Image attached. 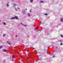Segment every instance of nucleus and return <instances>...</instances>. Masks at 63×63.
<instances>
[{"label": "nucleus", "instance_id": "f03ea898", "mask_svg": "<svg viewBox=\"0 0 63 63\" xmlns=\"http://www.w3.org/2000/svg\"><path fill=\"white\" fill-rule=\"evenodd\" d=\"M7 43L8 44H9V45H11V44H12V43L9 41H7Z\"/></svg>", "mask_w": 63, "mask_h": 63}, {"label": "nucleus", "instance_id": "423d86ee", "mask_svg": "<svg viewBox=\"0 0 63 63\" xmlns=\"http://www.w3.org/2000/svg\"><path fill=\"white\" fill-rule=\"evenodd\" d=\"M6 50L5 49H4L3 50V51L4 52H6Z\"/></svg>", "mask_w": 63, "mask_h": 63}, {"label": "nucleus", "instance_id": "ddd939ff", "mask_svg": "<svg viewBox=\"0 0 63 63\" xmlns=\"http://www.w3.org/2000/svg\"><path fill=\"white\" fill-rule=\"evenodd\" d=\"M40 2H41V3H44V1H40Z\"/></svg>", "mask_w": 63, "mask_h": 63}, {"label": "nucleus", "instance_id": "f3484780", "mask_svg": "<svg viewBox=\"0 0 63 63\" xmlns=\"http://www.w3.org/2000/svg\"><path fill=\"white\" fill-rule=\"evenodd\" d=\"M45 15H46V16H47V14H45Z\"/></svg>", "mask_w": 63, "mask_h": 63}, {"label": "nucleus", "instance_id": "39448f33", "mask_svg": "<svg viewBox=\"0 0 63 63\" xmlns=\"http://www.w3.org/2000/svg\"><path fill=\"white\" fill-rule=\"evenodd\" d=\"M28 16H29V17H30V16H30V13H28Z\"/></svg>", "mask_w": 63, "mask_h": 63}, {"label": "nucleus", "instance_id": "cd10ccee", "mask_svg": "<svg viewBox=\"0 0 63 63\" xmlns=\"http://www.w3.org/2000/svg\"><path fill=\"white\" fill-rule=\"evenodd\" d=\"M13 57H14V56H13Z\"/></svg>", "mask_w": 63, "mask_h": 63}, {"label": "nucleus", "instance_id": "20e7f679", "mask_svg": "<svg viewBox=\"0 0 63 63\" xmlns=\"http://www.w3.org/2000/svg\"><path fill=\"white\" fill-rule=\"evenodd\" d=\"M9 2H7V7H9Z\"/></svg>", "mask_w": 63, "mask_h": 63}, {"label": "nucleus", "instance_id": "1a4fd4ad", "mask_svg": "<svg viewBox=\"0 0 63 63\" xmlns=\"http://www.w3.org/2000/svg\"><path fill=\"white\" fill-rule=\"evenodd\" d=\"M33 0H30V2L31 3H32V2H33Z\"/></svg>", "mask_w": 63, "mask_h": 63}, {"label": "nucleus", "instance_id": "2eb2a0df", "mask_svg": "<svg viewBox=\"0 0 63 63\" xmlns=\"http://www.w3.org/2000/svg\"><path fill=\"white\" fill-rule=\"evenodd\" d=\"M4 25H6V23H5V22H4Z\"/></svg>", "mask_w": 63, "mask_h": 63}, {"label": "nucleus", "instance_id": "bb28decb", "mask_svg": "<svg viewBox=\"0 0 63 63\" xmlns=\"http://www.w3.org/2000/svg\"><path fill=\"white\" fill-rule=\"evenodd\" d=\"M27 58H28V59H29V57H28Z\"/></svg>", "mask_w": 63, "mask_h": 63}, {"label": "nucleus", "instance_id": "9d476101", "mask_svg": "<svg viewBox=\"0 0 63 63\" xmlns=\"http://www.w3.org/2000/svg\"><path fill=\"white\" fill-rule=\"evenodd\" d=\"M15 11H17L18 10H17V9H16V8H15Z\"/></svg>", "mask_w": 63, "mask_h": 63}, {"label": "nucleus", "instance_id": "b1692460", "mask_svg": "<svg viewBox=\"0 0 63 63\" xmlns=\"http://www.w3.org/2000/svg\"><path fill=\"white\" fill-rule=\"evenodd\" d=\"M5 61H4V63H5Z\"/></svg>", "mask_w": 63, "mask_h": 63}, {"label": "nucleus", "instance_id": "7ed1b4c3", "mask_svg": "<svg viewBox=\"0 0 63 63\" xmlns=\"http://www.w3.org/2000/svg\"><path fill=\"white\" fill-rule=\"evenodd\" d=\"M21 24L22 25H23V26H26H26H27V25H24V24H22V23H21Z\"/></svg>", "mask_w": 63, "mask_h": 63}, {"label": "nucleus", "instance_id": "dca6fc26", "mask_svg": "<svg viewBox=\"0 0 63 63\" xmlns=\"http://www.w3.org/2000/svg\"><path fill=\"white\" fill-rule=\"evenodd\" d=\"M5 35H6V34H4L3 35V37H5Z\"/></svg>", "mask_w": 63, "mask_h": 63}, {"label": "nucleus", "instance_id": "393cba45", "mask_svg": "<svg viewBox=\"0 0 63 63\" xmlns=\"http://www.w3.org/2000/svg\"><path fill=\"white\" fill-rule=\"evenodd\" d=\"M38 28H38V27L37 28V29H38Z\"/></svg>", "mask_w": 63, "mask_h": 63}, {"label": "nucleus", "instance_id": "0eeeda50", "mask_svg": "<svg viewBox=\"0 0 63 63\" xmlns=\"http://www.w3.org/2000/svg\"><path fill=\"white\" fill-rule=\"evenodd\" d=\"M22 13H23V14H25V11H23L22 12Z\"/></svg>", "mask_w": 63, "mask_h": 63}, {"label": "nucleus", "instance_id": "412c9836", "mask_svg": "<svg viewBox=\"0 0 63 63\" xmlns=\"http://www.w3.org/2000/svg\"><path fill=\"white\" fill-rule=\"evenodd\" d=\"M30 12H31V10H30Z\"/></svg>", "mask_w": 63, "mask_h": 63}, {"label": "nucleus", "instance_id": "4be33fe9", "mask_svg": "<svg viewBox=\"0 0 63 63\" xmlns=\"http://www.w3.org/2000/svg\"><path fill=\"white\" fill-rule=\"evenodd\" d=\"M18 9H19V8H18Z\"/></svg>", "mask_w": 63, "mask_h": 63}, {"label": "nucleus", "instance_id": "aec40b11", "mask_svg": "<svg viewBox=\"0 0 63 63\" xmlns=\"http://www.w3.org/2000/svg\"><path fill=\"white\" fill-rule=\"evenodd\" d=\"M12 0V1H15V0Z\"/></svg>", "mask_w": 63, "mask_h": 63}, {"label": "nucleus", "instance_id": "a878e982", "mask_svg": "<svg viewBox=\"0 0 63 63\" xmlns=\"http://www.w3.org/2000/svg\"><path fill=\"white\" fill-rule=\"evenodd\" d=\"M1 21V20H0V21Z\"/></svg>", "mask_w": 63, "mask_h": 63}, {"label": "nucleus", "instance_id": "f257e3e1", "mask_svg": "<svg viewBox=\"0 0 63 63\" xmlns=\"http://www.w3.org/2000/svg\"><path fill=\"white\" fill-rule=\"evenodd\" d=\"M18 19V17H17V16H16L14 17H12L11 18V19Z\"/></svg>", "mask_w": 63, "mask_h": 63}, {"label": "nucleus", "instance_id": "f8f14e48", "mask_svg": "<svg viewBox=\"0 0 63 63\" xmlns=\"http://www.w3.org/2000/svg\"><path fill=\"white\" fill-rule=\"evenodd\" d=\"M13 6H15V7H16V4H13Z\"/></svg>", "mask_w": 63, "mask_h": 63}, {"label": "nucleus", "instance_id": "c85d7f7f", "mask_svg": "<svg viewBox=\"0 0 63 63\" xmlns=\"http://www.w3.org/2000/svg\"><path fill=\"white\" fill-rule=\"evenodd\" d=\"M26 10H27V9H26Z\"/></svg>", "mask_w": 63, "mask_h": 63}, {"label": "nucleus", "instance_id": "6ab92c4d", "mask_svg": "<svg viewBox=\"0 0 63 63\" xmlns=\"http://www.w3.org/2000/svg\"><path fill=\"white\" fill-rule=\"evenodd\" d=\"M61 45H63V44H62V43H61Z\"/></svg>", "mask_w": 63, "mask_h": 63}, {"label": "nucleus", "instance_id": "a211bd4d", "mask_svg": "<svg viewBox=\"0 0 63 63\" xmlns=\"http://www.w3.org/2000/svg\"><path fill=\"white\" fill-rule=\"evenodd\" d=\"M53 58H54V57H55V56L53 55Z\"/></svg>", "mask_w": 63, "mask_h": 63}, {"label": "nucleus", "instance_id": "c756f323", "mask_svg": "<svg viewBox=\"0 0 63 63\" xmlns=\"http://www.w3.org/2000/svg\"><path fill=\"white\" fill-rule=\"evenodd\" d=\"M56 48H57V47H56Z\"/></svg>", "mask_w": 63, "mask_h": 63}, {"label": "nucleus", "instance_id": "9b49d317", "mask_svg": "<svg viewBox=\"0 0 63 63\" xmlns=\"http://www.w3.org/2000/svg\"><path fill=\"white\" fill-rule=\"evenodd\" d=\"M2 47H3V46H0V49L2 48Z\"/></svg>", "mask_w": 63, "mask_h": 63}, {"label": "nucleus", "instance_id": "5701e85b", "mask_svg": "<svg viewBox=\"0 0 63 63\" xmlns=\"http://www.w3.org/2000/svg\"><path fill=\"white\" fill-rule=\"evenodd\" d=\"M17 35H16V37H17Z\"/></svg>", "mask_w": 63, "mask_h": 63}, {"label": "nucleus", "instance_id": "6e6552de", "mask_svg": "<svg viewBox=\"0 0 63 63\" xmlns=\"http://www.w3.org/2000/svg\"><path fill=\"white\" fill-rule=\"evenodd\" d=\"M61 20L62 22L63 21V18H61Z\"/></svg>", "mask_w": 63, "mask_h": 63}, {"label": "nucleus", "instance_id": "7c9ffc66", "mask_svg": "<svg viewBox=\"0 0 63 63\" xmlns=\"http://www.w3.org/2000/svg\"><path fill=\"white\" fill-rule=\"evenodd\" d=\"M7 19H9V18H8Z\"/></svg>", "mask_w": 63, "mask_h": 63}, {"label": "nucleus", "instance_id": "4468645a", "mask_svg": "<svg viewBox=\"0 0 63 63\" xmlns=\"http://www.w3.org/2000/svg\"><path fill=\"white\" fill-rule=\"evenodd\" d=\"M61 36L62 37V38H63V35H62L61 34Z\"/></svg>", "mask_w": 63, "mask_h": 63}]
</instances>
